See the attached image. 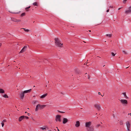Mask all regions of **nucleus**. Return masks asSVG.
I'll list each match as a JSON object with an SVG mask.
<instances>
[{
    "instance_id": "1",
    "label": "nucleus",
    "mask_w": 131,
    "mask_h": 131,
    "mask_svg": "<svg viewBox=\"0 0 131 131\" xmlns=\"http://www.w3.org/2000/svg\"><path fill=\"white\" fill-rule=\"evenodd\" d=\"M55 41V43L56 45L58 47H62L63 44L60 43V42L59 40L57 38H56L54 39Z\"/></svg>"
},
{
    "instance_id": "2",
    "label": "nucleus",
    "mask_w": 131,
    "mask_h": 131,
    "mask_svg": "<svg viewBox=\"0 0 131 131\" xmlns=\"http://www.w3.org/2000/svg\"><path fill=\"white\" fill-rule=\"evenodd\" d=\"M46 106L45 105H41L40 104H38L36 106V108L35 109V111H37L38 110H41L43 109Z\"/></svg>"
},
{
    "instance_id": "3",
    "label": "nucleus",
    "mask_w": 131,
    "mask_h": 131,
    "mask_svg": "<svg viewBox=\"0 0 131 131\" xmlns=\"http://www.w3.org/2000/svg\"><path fill=\"white\" fill-rule=\"evenodd\" d=\"M61 116L57 115L56 116V121L57 122L58 121L59 122H60L61 121Z\"/></svg>"
},
{
    "instance_id": "4",
    "label": "nucleus",
    "mask_w": 131,
    "mask_h": 131,
    "mask_svg": "<svg viewBox=\"0 0 131 131\" xmlns=\"http://www.w3.org/2000/svg\"><path fill=\"white\" fill-rule=\"evenodd\" d=\"M91 122L89 121L88 122H86L85 123V127L86 128L91 127Z\"/></svg>"
},
{
    "instance_id": "5",
    "label": "nucleus",
    "mask_w": 131,
    "mask_h": 131,
    "mask_svg": "<svg viewBox=\"0 0 131 131\" xmlns=\"http://www.w3.org/2000/svg\"><path fill=\"white\" fill-rule=\"evenodd\" d=\"M121 103L125 105H126L128 103L127 100H120Z\"/></svg>"
},
{
    "instance_id": "6",
    "label": "nucleus",
    "mask_w": 131,
    "mask_h": 131,
    "mask_svg": "<svg viewBox=\"0 0 131 131\" xmlns=\"http://www.w3.org/2000/svg\"><path fill=\"white\" fill-rule=\"evenodd\" d=\"M11 20L15 22H20L21 20L20 19H16L12 17L11 18Z\"/></svg>"
},
{
    "instance_id": "7",
    "label": "nucleus",
    "mask_w": 131,
    "mask_h": 131,
    "mask_svg": "<svg viewBox=\"0 0 131 131\" xmlns=\"http://www.w3.org/2000/svg\"><path fill=\"white\" fill-rule=\"evenodd\" d=\"M95 107L98 111H99L101 109V107L99 104H96L94 105Z\"/></svg>"
},
{
    "instance_id": "8",
    "label": "nucleus",
    "mask_w": 131,
    "mask_h": 131,
    "mask_svg": "<svg viewBox=\"0 0 131 131\" xmlns=\"http://www.w3.org/2000/svg\"><path fill=\"white\" fill-rule=\"evenodd\" d=\"M126 124L127 127L128 131H130L129 128L130 127V123L128 121H127L126 123Z\"/></svg>"
},
{
    "instance_id": "9",
    "label": "nucleus",
    "mask_w": 131,
    "mask_h": 131,
    "mask_svg": "<svg viewBox=\"0 0 131 131\" xmlns=\"http://www.w3.org/2000/svg\"><path fill=\"white\" fill-rule=\"evenodd\" d=\"M27 48V46H24L21 49V50L19 52V53H21L24 52L26 50Z\"/></svg>"
},
{
    "instance_id": "10",
    "label": "nucleus",
    "mask_w": 131,
    "mask_h": 131,
    "mask_svg": "<svg viewBox=\"0 0 131 131\" xmlns=\"http://www.w3.org/2000/svg\"><path fill=\"white\" fill-rule=\"evenodd\" d=\"M86 129L88 131H94V130L93 127L92 126H91L86 128Z\"/></svg>"
},
{
    "instance_id": "11",
    "label": "nucleus",
    "mask_w": 131,
    "mask_h": 131,
    "mask_svg": "<svg viewBox=\"0 0 131 131\" xmlns=\"http://www.w3.org/2000/svg\"><path fill=\"white\" fill-rule=\"evenodd\" d=\"M19 95L20 96V98L21 99H23L24 97V93L23 92H22L19 94Z\"/></svg>"
},
{
    "instance_id": "12",
    "label": "nucleus",
    "mask_w": 131,
    "mask_h": 131,
    "mask_svg": "<svg viewBox=\"0 0 131 131\" xmlns=\"http://www.w3.org/2000/svg\"><path fill=\"white\" fill-rule=\"evenodd\" d=\"M80 124L79 121H76L75 126L77 127H78L80 126Z\"/></svg>"
},
{
    "instance_id": "13",
    "label": "nucleus",
    "mask_w": 131,
    "mask_h": 131,
    "mask_svg": "<svg viewBox=\"0 0 131 131\" xmlns=\"http://www.w3.org/2000/svg\"><path fill=\"white\" fill-rule=\"evenodd\" d=\"M68 121V119L66 118H63V123L64 124H66Z\"/></svg>"
},
{
    "instance_id": "14",
    "label": "nucleus",
    "mask_w": 131,
    "mask_h": 131,
    "mask_svg": "<svg viewBox=\"0 0 131 131\" xmlns=\"http://www.w3.org/2000/svg\"><path fill=\"white\" fill-rule=\"evenodd\" d=\"M25 118V116H22L20 117L19 118V122L21 121Z\"/></svg>"
},
{
    "instance_id": "15",
    "label": "nucleus",
    "mask_w": 131,
    "mask_h": 131,
    "mask_svg": "<svg viewBox=\"0 0 131 131\" xmlns=\"http://www.w3.org/2000/svg\"><path fill=\"white\" fill-rule=\"evenodd\" d=\"M125 13L126 14L131 13V9H129L126 10L125 11Z\"/></svg>"
},
{
    "instance_id": "16",
    "label": "nucleus",
    "mask_w": 131,
    "mask_h": 131,
    "mask_svg": "<svg viewBox=\"0 0 131 131\" xmlns=\"http://www.w3.org/2000/svg\"><path fill=\"white\" fill-rule=\"evenodd\" d=\"M47 95V93H46L41 95V96L40 97V98L41 99H43Z\"/></svg>"
},
{
    "instance_id": "17",
    "label": "nucleus",
    "mask_w": 131,
    "mask_h": 131,
    "mask_svg": "<svg viewBox=\"0 0 131 131\" xmlns=\"http://www.w3.org/2000/svg\"><path fill=\"white\" fill-rule=\"evenodd\" d=\"M31 89H30L29 90L24 91L23 92H24V94H25V93L30 92L31 91Z\"/></svg>"
},
{
    "instance_id": "18",
    "label": "nucleus",
    "mask_w": 131,
    "mask_h": 131,
    "mask_svg": "<svg viewBox=\"0 0 131 131\" xmlns=\"http://www.w3.org/2000/svg\"><path fill=\"white\" fill-rule=\"evenodd\" d=\"M47 128V127L46 126H44L43 127H40V128L42 129V130H44V129H46V128Z\"/></svg>"
},
{
    "instance_id": "19",
    "label": "nucleus",
    "mask_w": 131,
    "mask_h": 131,
    "mask_svg": "<svg viewBox=\"0 0 131 131\" xmlns=\"http://www.w3.org/2000/svg\"><path fill=\"white\" fill-rule=\"evenodd\" d=\"M123 94L124 95L125 97L127 99H128V97L126 96V93L125 92L123 93Z\"/></svg>"
},
{
    "instance_id": "20",
    "label": "nucleus",
    "mask_w": 131,
    "mask_h": 131,
    "mask_svg": "<svg viewBox=\"0 0 131 131\" xmlns=\"http://www.w3.org/2000/svg\"><path fill=\"white\" fill-rule=\"evenodd\" d=\"M106 35V36L108 37L111 38L112 37V34H107Z\"/></svg>"
},
{
    "instance_id": "21",
    "label": "nucleus",
    "mask_w": 131,
    "mask_h": 131,
    "mask_svg": "<svg viewBox=\"0 0 131 131\" xmlns=\"http://www.w3.org/2000/svg\"><path fill=\"white\" fill-rule=\"evenodd\" d=\"M4 92V90L1 89H0V93H3Z\"/></svg>"
},
{
    "instance_id": "22",
    "label": "nucleus",
    "mask_w": 131,
    "mask_h": 131,
    "mask_svg": "<svg viewBox=\"0 0 131 131\" xmlns=\"http://www.w3.org/2000/svg\"><path fill=\"white\" fill-rule=\"evenodd\" d=\"M30 6H29L27 7H26L25 8V10H26V11L28 12L29 11V10L28 9L29 8H30Z\"/></svg>"
},
{
    "instance_id": "23",
    "label": "nucleus",
    "mask_w": 131,
    "mask_h": 131,
    "mask_svg": "<svg viewBox=\"0 0 131 131\" xmlns=\"http://www.w3.org/2000/svg\"><path fill=\"white\" fill-rule=\"evenodd\" d=\"M75 72L78 74H79L80 72L79 70L77 69L75 70Z\"/></svg>"
},
{
    "instance_id": "24",
    "label": "nucleus",
    "mask_w": 131,
    "mask_h": 131,
    "mask_svg": "<svg viewBox=\"0 0 131 131\" xmlns=\"http://www.w3.org/2000/svg\"><path fill=\"white\" fill-rule=\"evenodd\" d=\"M22 29H24V31L26 32H28L29 31V30L28 29H26L25 28H22Z\"/></svg>"
},
{
    "instance_id": "25",
    "label": "nucleus",
    "mask_w": 131,
    "mask_h": 131,
    "mask_svg": "<svg viewBox=\"0 0 131 131\" xmlns=\"http://www.w3.org/2000/svg\"><path fill=\"white\" fill-rule=\"evenodd\" d=\"M32 4L34 6H37V2H35L33 3Z\"/></svg>"
},
{
    "instance_id": "26",
    "label": "nucleus",
    "mask_w": 131,
    "mask_h": 131,
    "mask_svg": "<svg viewBox=\"0 0 131 131\" xmlns=\"http://www.w3.org/2000/svg\"><path fill=\"white\" fill-rule=\"evenodd\" d=\"M3 97L6 98H8V96H7V95L6 94H4L3 96Z\"/></svg>"
},
{
    "instance_id": "27",
    "label": "nucleus",
    "mask_w": 131,
    "mask_h": 131,
    "mask_svg": "<svg viewBox=\"0 0 131 131\" xmlns=\"http://www.w3.org/2000/svg\"><path fill=\"white\" fill-rule=\"evenodd\" d=\"M25 13H23L21 14V15H20V16L21 17H23V16H25Z\"/></svg>"
},
{
    "instance_id": "28",
    "label": "nucleus",
    "mask_w": 131,
    "mask_h": 131,
    "mask_svg": "<svg viewBox=\"0 0 131 131\" xmlns=\"http://www.w3.org/2000/svg\"><path fill=\"white\" fill-rule=\"evenodd\" d=\"M122 52L125 54H127V52L126 51H125L124 50H123L122 51Z\"/></svg>"
},
{
    "instance_id": "29",
    "label": "nucleus",
    "mask_w": 131,
    "mask_h": 131,
    "mask_svg": "<svg viewBox=\"0 0 131 131\" xmlns=\"http://www.w3.org/2000/svg\"><path fill=\"white\" fill-rule=\"evenodd\" d=\"M20 12V11H19V12H16V13H15V12L14 13V12H10L11 13H13V14H19Z\"/></svg>"
},
{
    "instance_id": "30",
    "label": "nucleus",
    "mask_w": 131,
    "mask_h": 131,
    "mask_svg": "<svg viewBox=\"0 0 131 131\" xmlns=\"http://www.w3.org/2000/svg\"><path fill=\"white\" fill-rule=\"evenodd\" d=\"M111 54L113 56H115V55L116 54V53H114L113 52H111Z\"/></svg>"
},
{
    "instance_id": "31",
    "label": "nucleus",
    "mask_w": 131,
    "mask_h": 131,
    "mask_svg": "<svg viewBox=\"0 0 131 131\" xmlns=\"http://www.w3.org/2000/svg\"><path fill=\"white\" fill-rule=\"evenodd\" d=\"M1 124L2 125V126L3 127L4 125V123L3 122H2L1 123Z\"/></svg>"
},
{
    "instance_id": "32",
    "label": "nucleus",
    "mask_w": 131,
    "mask_h": 131,
    "mask_svg": "<svg viewBox=\"0 0 131 131\" xmlns=\"http://www.w3.org/2000/svg\"><path fill=\"white\" fill-rule=\"evenodd\" d=\"M127 1V0H124L123 1V3L124 4H125L126 3V1Z\"/></svg>"
},
{
    "instance_id": "33",
    "label": "nucleus",
    "mask_w": 131,
    "mask_h": 131,
    "mask_svg": "<svg viewBox=\"0 0 131 131\" xmlns=\"http://www.w3.org/2000/svg\"><path fill=\"white\" fill-rule=\"evenodd\" d=\"M58 112L59 113H65V112H62V111H58Z\"/></svg>"
},
{
    "instance_id": "34",
    "label": "nucleus",
    "mask_w": 131,
    "mask_h": 131,
    "mask_svg": "<svg viewBox=\"0 0 131 131\" xmlns=\"http://www.w3.org/2000/svg\"><path fill=\"white\" fill-rule=\"evenodd\" d=\"M120 124L121 125H122L123 124V122L122 121L120 122Z\"/></svg>"
},
{
    "instance_id": "35",
    "label": "nucleus",
    "mask_w": 131,
    "mask_h": 131,
    "mask_svg": "<svg viewBox=\"0 0 131 131\" xmlns=\"http://www.w3.org/2000/svg\"><path fill=\"white\" fill-rule=\"evenodd\" d=\"M37 102V101H33V103L34 104H35Z\"/></svg>"
},
{
    "instance_id": "36",
    "label": "nucleus",
    "mask_w": 131,
    "mask_h": 131,
    "mask_svg": "<svg viewBox=\"0 0 131 131\" xmlns=\"http://www.w3.org/2000/svg\"><path fill=\"white\" fill-rule=\"evenodd\" d=\"M100 126V124H98V125H97L96 126V127H99Z\"/></svg>"
},
{
    "instance_id": "37",
    "label": "nucleus",
    "mask_w": 131,
    "mask_h": 131,
    "mask_svg": "<svg viewBox=\"0 0 131 131\" xmlns=\"http://www.w3.org/2000/svg\"><path fill=\"white\" fill-rule=\"evenodd\" d=\"M6 122V119H4L3 121L2 122H3L4 123V122Z\"/></svg>"
},
{
    "instance_id": "38",
    "label": "nucleus",
    "mask_w": 131,
    "mask_h": 131,
    "mask_svg": "<svg viewBox=\"0 0 131 131\" xmlns=\"http://www.w3.org/2000/svg\"><path fill=\"white\" fill-rule=\"evenodd\" d=\"M25 117L27 119H28L29 118V117H28L25 116Z\"/></svg>"
},
{
    "instance_id": "39",
    "label": "nucleus",
    "mask_w": 131,
    "mask_h": 131,
    "mask_svg": "<svg viewBox=\"0 0 131 131\" xmlns=\"http://www.w3.org/2000/svg\"><path fill=\"white\" fill-rule=\"evenodd\" d=\"M88 78V79H90V77H89V75H88V76H87V78Z\"/></svg>"
},
{
    "instance_id": "40",
    "label": "nucleus",
    "mask_w": 131,
    "mask_h": 131,
    "mask_svg": "<svg viewBox=\"0 0 131 131\" xmlns=\"http://www.w3.org/2000/svg\"><path fill=\"white\" fill-rule=\"evenodd\" d=\"M98 94L99 95H100L101 94V93L100 92H98Z\"/></svg>"
},
{
    "instance_id": "41",
    "label": "nucleus",
    "mask_w": 131,
    "mask_h": 131,
    "mask_svg": "<svg viewBox=\"0 0 131 131\" xmlns=\"http://www.w3.org/2000/svg\"><path fill=\"white\" fill-rule=\"evenodd\" d=\"M109 11V9L107 10H106V12H108Z\"/></svg>"
},
{
    "instance_id": "42",
    "label": "nucleus",
    "mask_w": 131,
    "mask_h": 131,
    "mask_svg": "<svg viewBox=\"0 0 131 131\" xmlns=\"http://www.w3.org/2000/svg\"><path fill=\"white\" fill-rule=\"evenodd\" d=\"M128 115H131V113H129L128 114Z\"/></svg>"
},
{
    "instance_id": "43",
    "label": "nucleus",
    "mask_w": 131,
    "mask_h": 131,
    "mask_svg": "<svg viewBox=\"0 0 131 131\" xmlns=\"http://www.w3.org/2000/svg\"><path fill=\"white\" fill-rule=\"evenodd\" d=\"M110 7L111 8H113V7L112 6H110Z\"/></svg>"
},
{
    "instance_id": "44",
    "label": "nucleus",
    "mask_w": 131,
    "mask_h": 131,
    "mask_svg": "<svg viewBox=\"0 0 131 131\" xmlns=\"http://www.w3.org/2000/svg\"><path fill=\"white\" fill-rule=\"evenodd\" d=\"M128 9H131V6H130L129 8Z\"/></svg>"
},
{
    "instance_id": "45",
    "label": "nucleus",
    "mask_w": 131,
    "mask_h": 131,
    "mask_svg": "<svg viewBox=\"0 0 131 131\" xmlns=\"http://www.w3.org/2000/svg\"><path fill=\"white\" fill-rule=\"evenodd\" d=\"M27 115H28L29 116L30 115V114L29 113H28Z\"/></svg>"
},
{
    "instance_id": "46",
    "label": "nucleus",
    "mask_w": 131,
    "mask_h": 131,
    "mask_svg": "<svg viewBox=\"0 0 131 131\" xmlns=\"http://www.w3.org/2000/svg\"><path fill=\"white\" fill-rule=\"evenodd\" d=\"M48 61L47 60H45L44 62H46L47 61Z\"/></svg>"
},
{
    "instance_id": "47",
    "label": "nucleus",
    "mask_w": 131,
    "mask_h": 131,
    "mask_svg": "<svg viewBox=\"0 0 131 131\" xmlns=\"http://www.w3.org/2000/svg\"><path fill=\"white\" fill-rule=\"evenodd\" d=\"M113 117H114V114H113Z\"/></svg>"
},
{
    "instance_id": "48",
    "label": "nucleus",
    "mask_w": 131,
    "mask_h": 131,
    "mask_svg": "<svg viewBox=\"0 0 131 131\" xmlns=\"http://www.w3.org/2000/svg\"><path fill=\"white\" fill-rule=\"evenodd\" d=\"M2 45V44L1 43H0V47Z\"/></svg>"
},
{
    "instance_id": "49",
    "label": "nucleus",
    "mask_w": 131,
    "mask_h": 131,
    "mask_svg": "<svg viewBox=\"0 0 131 131\" xmlns=\"http://www.w3.org/2000/svg\"><path fill=\"white\" fill-rule=\"evenodd\" d=\"M121 8H119L118 9V10H120L121 9Z\"/></svg>"
},
{
    "instance_id": "50",
    "label": "nucleus",
    "mask_w": 131,
    "mask_h": 131,
    "mask_svg": "<svg viewBox=\"0 0 131 131\" xmlns=\"http://www.w3.org/2000/svg\"><path fill=\"white\" fill-rule=\"evenodd\" d=\"M27 113V112H25V113Z\"/></svg>"
},
{
    "instance_id": "51",
    "label": "nucleus",
    "mask_w": 131,
    "mask_h": 131,
    "mask_svg": "<svg viewBox=\"0 0 131 131\" xmlns=\"http://www.w3.org/2000/svg\"><path fill=\"white\" fill-rule=\"evenodd\" d=\"M89 32H91V30H89Z\"/></svg>"
},
{
    "instance_id": "52",
    "label": "nucleus",
    "mask_w": 131,
    "mask_h": 131,
    "mask_svg": "<svg viewBox=\"0 0 131 131\" xmlns=\"http://www.w3.org/2000/svg\"><path fill=\"white\" fill-rule=\"evenodd\" d=\"M128 67H126V68L127 69V68Z\"/></svg>"
},
{
    "instance_id": "53",
    "label": "nucleus",
    "mask_w": 131,
    "mask_h": 131,
    "mask_svg": "<svg viewBox=\"0 0 131 131\" xmlns=\"http://www.w3.org/2000/svg\"><path fill=\"white\" fill-rule=\"evenodd\" d=\"M61 94H63L62 92H61Z\"/></svg>"
},
{
    "instance_id": "54",
    "label": "nucleus",
    "mask_w": 131,
    "mask_h": 131,
    "mask_svg": "<svg viewBox=\"0 0 131 131\" xmlns=\"http://www.w3.org/2000/svg\"><path fill=\"white\" fill-rule=\"evenodd\" d=\"M58 131H60L58 129Z\"/></svg>"
},
{
    "instance_id": "55",
    "label": "nucleus",
    "mask_w": 131,
    "mask_h": 131,
    "mask_svg": "<svg viewBox=\"0 0 131 131\" xmlns=\"http://www.w3.org/2000/svg\"><path fill=\"white\" fill-rule=\"evenodd\" d=\"M27 109H29V108H27Z\"/></svg>"
},
{
    "instance_id": "56",
    "label": "nucleus",
    "mask_w": 131,
    "mask_h": 131,
    "mask_svg": "<svg viewBox=\"0 0 131 131\" xmlns=\"http://www.w3.org/2000/svg\"><path fill=\"white\" fill-rule=\"evenodd\" d=\"M101 95L102 97H103V95Z\"/></svg>"
},
{
    "instance_id": "57",
    "label": "nucleus",
    "mask_w": 131,
    "mask_h": 131,
    "mask_svg": "<svg viewBox=\"0 0 131 131\" xmlns=\"http://www.w3.org/2000/svg\"><path fill=\"white\" fill-rule=\"evenodd\" d=\"M101 123H102V122H101Z\"/></svg>"
},
{
    "instance_id": "58",
    "label": "nucleus",
    "mask_w": 131,
    "mask_h": 131,
    "mask_svg": "<svg viewBox=\"0 0 131 131\" xmlns=\"http://www.w3.org/2000/svg\"><path fill=\"white\" fill-rule=\"evenodd\" d=\"M33 97H35V96H33Z\"/></svg>"
},
{
    "instance_id": "59",
    "label": "nucleus",
    "mask_w": 131,
    "mask_h": 131,
    "mask_svg": "<svg viewBox=\"0 0 131 131\" xmlns=\"http://www.w3.org/2000/svg\"><path fill=\"white\" fill-rule=\"evenodd\" d=\"M34 87H35V86H34Z\"/></svg>"
},
{
    "instance_id": "60",
    "label": "nucleus",
    "mask_w": 131,
    "mask_h": 131,
    "mask_svg": "<svg viewBox=\"0 0 131 131\" xmlns=\"http://www.w3.org/2000/svg\"><path fill=\"white\" fill-rule=\"evenodd\" d=\"M86 64L85 63V64Z\"/></svg>"
},
{
    "instance_id": "61",
    "label": "nucleus",
    "mask_w": 131,
    "mask_h": 131,
    "mask_svg": "<svg viewBox=\"0 0 131 131\" xmlns=\"http://www.w3.org/2000/svg\"><path fill=\"white\" fill-rule=\"evenodd\" d=\"M86 64L85 63V64Z\"/></svg>"
},
{
    "instance_id": "62",
    "label": "nucleus",
    "mask_w": 131,
    "mask_h": 131,
    "mask_svg": "<svg viewBox=\"0 0 131 131\" xmlns=\"http://www.w3.org/2000/svg\"><path fill=\"white\" fill-rule=\"evenodd\" d=\"M105 66V65H104L103 66L104 67Z\"/></svg>"
},
{
    "instance_id": "63",
    "label": "nucleus",
    "mask_w": 131,
    "mask_h": 131,
    "mask_svg": "<svg viewBox=\"0 0 131 131\" xmlns=\"http://www.w3.org/2000/svg\"><path fill=\"white\" fill-rule=\"evenodd\" d=\"M83 42H85V41H84Z\"/></svg>"
},
{
    "instance_id": "64",
    "label": "nucleus",
    "mask_w": 131,
    "mask_h": 131,
    "mask_svg": "<svg viewBox=\"0 0 131 131\" xmlns=\"http://www.w3.org/2000/svg\"><path fill=\"white\" fill-rule=\"evenodd\" d=\"M49 131H51V130H49Z\"/></svg>"
}]
</instances>
